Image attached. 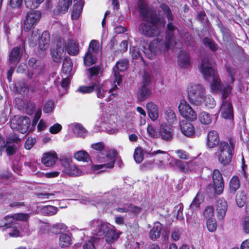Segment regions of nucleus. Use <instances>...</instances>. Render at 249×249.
I'll use <instances>...</instances> for the list:
<instances>
[{
    "label": "nucleus",
    "instance_id": "f257e3e1",
    "mask_svg": "<svg viewBox=\"0 0 249 249\" xmlns=\"http://www.w3.org/2000/svg\"><path fill=\"white\" fill-rule=\"evenodd\" d=\"M138 6L140 15L144 21L139 25V31L140 34L146 37L157 36L158 37L156 40L159 38L163 41V44H165L166 40L164 42L162 37H160V35L163 32L166 24L164 18L160 17L156 13L151 11L147 4L142 0L138 1ZM154 40L155 39L150 42L147 48H144L143 52L145 54V50L149 49V46Z\"/></svg>",
    "mask_w": 249,
    "mask_h": 249
},
{
    "label": "nucleus",
    "instance_id": "f03ea898",
    "mask_svg": "<svg viewBox=\"0 0 249 249\" xmlns=\"http://www.w3.org/2000/svg\"><path fill=\"white\" fill-rule=\"evenodd\" d=\"M160 7L168 20L166 31V42L165 44H163V41L158 38L150 44L149 46V49L145 50V55L150 59L155 58L156 53L158 52L165 51L166 50L170 48L180 49L182 46L181 42L176 41L174 37V33L177 27L172 22V21L174 19V16L170 7L164 3L161 4Z\"/></svg>",
    "mask_w": 249,
    "mask_h": 249
},
{
    "label": "nucleus",
    "instance_id": "7ed1b4c3",
    "mask_svg": "<svg viewBox=\"0 0 249 249\" xmlns=\"http://www.w3.org/2000/svg\"><path fill=\"white\" fill-rule=\"evenodd\" d=\"M233 150L234 145L231 142L229 143L226 142H221L215 152L219 162L223 166L230 164L232 158Z\"/></svg>",
    "mask_w": 249,
    "mask_h": 249
},
{
    "label": "nucleus",
    "instance_id": "20e7f679",
    "mask_svg": "<svg viewBox=\"0 0 249 249\" xmlns=\"http://www.w3.org/2000/svg\"><path fill=\"white\" fill-rule=\"evenodd\" d=\"M117 155V153L114 150L99 154L97 160L99 162L104 163L95 165L93 166V169L95 170H98L104 168L108 169L113 168Z\"/></svg>",
    "mask_w": 249,
    "mask_h": 249
},
{
    "label": "nucleus",
    "instance_id": "39448f33",
    "mask_svg": "<svg viewBox=\"0 0 249 249\" xmlns=\"http://www.w3.org/2000/svg\"><path fill=\"white\" fill-rule=\"evenodd\" d=\"M205 94V89L202 85L192 84L188 86V95L192 104L196 106L200 105Z\"/></svg>",
    "mask_w": 249,
    "mask_h": 249
},
{
    "label": "nucleus",
    "instance_id": "423d86ee",
    "mask_svg": "<svg viewBox=\"0 0 249 249\" xmlns=\"http://www.w3.org/2000/svg\"><path fill=\"white\" fill-rule=\"evenodd\" d=\"M99 43L92 40L89 43L88 50L84 57V63L87 66H90L97 62V54L99 53Z\"/></svg>",
    "mask_w": 249,
    "mask_h": 249
},
{
    "label": "nucleus",
    "instance_id": "0eeeda50",
    "mask_svg": "<svg viewBox=\"0 0 249 249\" xmlns=\"http://www.w3.org/2000/svg\"><path fill=\"white\" fill-rule=\"evenodd\" d=\"M30 124V120L28 117L15 116L10 122L11 128L22 134H25L28 131Z\"/></svg>",
    "mask_w": 249,
    "mask_h": 249
},
{
    "label": "nucleus",
    "instance_id": "6e6552de",
    "mask_svg": "<svg viewBox=\"0 0 249 249\" xmlns=\"http://www.w3.org/2000/svg\"><path fill=\"white\" fill-rule=\"evenodd\" d=\"M61 163L63 168V172L71 177L80 176L83 175L82 171L77 167L69 158H62Z\"/></svg>",
    "mask_w": 249,
    "mask_h": 249
},
{
    "label": "nucleus",
    "instance_id": "1a4fd4ad",
    "mask_svg": "<svg viewBox=\"0 0 249 249\" xmlns=\"http://www.w3.org/2000/svg\"><path fill=\"white\" fill-rule=\"evenodd\" d=\"M41 16V13L39 11L31 10L28 12L24 21L23 27L24 30L28 32L34 28L39 21Z\"/></svg>",
    "mask_w": 249,
    "mask_h": 249
},
{
    "label": "nucleus",
    "instance_id": "9d476101",
    "mask_svg": "<svg viewBox=\"0 0 249 249\" xmlns=\"http://www.w3.org/2000/svg\"><path fill=\"white\" fill-rule=\"evenodd\" d=\"M65 40L59 37L56 41V48L51 52V56L53 61L56 63L61 62L62 59L65 56L66 53L64 49Z\"/></svg>",
    "mask_w": 249,
    "mask_h": 249
},
{
    "label": "nucleus",
    "instance_id": "9b49d317",
    "mask_svg": "<svg viewBox=\"0 0 249 249\" xmlns=\"http://www.w3.org/2000/svg\"><path fill=\"white\" fill-rule=\"evenodd\" d=\"M178 110L183 117L191 121H194L196 119V113L184 100H182L180 102L178 106Z\"/></svg>",
    "mask_w": 249,
    "mask_h": 249
},
{
    "label": "nucleus",
    "instance_id": "f8f14e48",
    "mask_svg": "<svg viewBox=\"0 0 249 249\" xmlns=\"http://www.w3.org/2000/svg\"><path fill=\"white\" fill-rule=\"evenodd\" d=\"M128 66V60L126 59H124L117 62L115 66L113 68V76L114 77V82L119 85L122 80L121 75L119 71H125Z\"/></svg>",
    "mask_w": 249,
    "mask_h": 249
},
{
    "label": "nucleus",
    "instance_id": "ddd939ff",
    "mask_svg": "<svg viewBox=\"0 0 249 249\" xmlns=\"http://www.w3.org/2000/svg\"><path fill=\"white\" fill-rule=\"evenodd\" d=\"M212 178L214 192L218 195L221 194L224 190V183L222 176L218 170H214Z\"/></svg>",
    "mask_w": 249,
    "mask_h": 249
},
{
    "label": "nucleus",
    "instance_id": "4468645a",
    "mask_svg": "<svg viewBox=\"0 0 249 249\" xmlns=\"http://www.w3.org/2000/svg\"><path fill=\"white\" fill-rule=\"evenodd\" d=\"M201 71L206 79L217 73L213 68L212 60L207 57L204 58L202 61Z\"/></svg>",
    "mask_w": 249,
    "mask_h": 249
},
{
    "label": "nucleus",
    "instance_id": "2eb2a0df",
    "mask_svg": "<svg viewBox=\"0 0 249 249\" xmlns=\"http://www.w3.org/2000/svg\"><path fill=\"white\" fill-rule=\"evenodd\" d=\"M215 207L217 218L219 220L223 219L227 211V201L223 198H220L217 200Z\"/></svg>",
    "mask_w": 249,
    "mask_h": 249
},
{
    "label": "nucleus",
    "instance_id": "dca6fc26",
    "mask_svg": "<svg viewBox=\"0 0 249 249\" xmlns=\"http://www.w3.org/2000/svg\"><path fill=\"white\" fill-rule=\"evenodd\" d=\"M220 111L222 117L225 119H231L233 117L232 106L231 103L228 101H223Z\"/></svg>",
    "mask_w": 249,
    "mask_h": 249
},
{
    "label": "nucleus",
    "instance_id": "f3484780",
    "mask_svg": "<svg viewBox=\"0 0 249 249\" xmlns=\"http://www.w3.org/2000/svg\"><path fill=\"white\" fill-rule=\"evenodd\" d=\"M180 128L182 133L188 137L193 136L195 132L193 124L186 120L182 121L180 123Z\"/></svg>",
    "mask_w": 249,
    "mask_h": 249
},
{
    "label": "nucleus",
    "instance_id": "a211bd4d",
    "mask_svg": "<svg viewBox=\"0 0 249 249\" xmlns=\"http://www.w3.org/2000/svg\"><path fill=\"white\" fill-rule=\"evenodd\" d=\"M64 49L71 55H76L79 52L78 43L72 39H69L67 42L65 41Z\"/></svg>",
    "mask_w": 249,
    "mask_h": 249
},
{
    "label": "nucleus",
    "instance_id": "6ab92c4d",
    "mask_svg": "<svg viewBox=\"0 0 249 249\" xmlns=\"http://www.w3.org/2000/svg\"><path fill=\"white\" fill-rule=\"evenodd\" d=\"M219 137L218 133L214 130L210 131L207 136V144L209 148H213L219 144Z\"/></svg>",
    "mask_w": 249,
    "mask_h": 249
},
{
    "label": "nucleus",
    "instance_id": "aec40b11",
    "mask_svg": "<svg viewBox=\"0 0 249 249\" xmlns=\"http://www.w3.org/2000/svg\"><path fill=\"white\" fill-rule=\"evenodd\" d=\"M19 140V139L14 136L13 139L8 138L7 140L6 145V151L8 155H13L15 154L17 150V146L15 143H12L18 142Z\"/></svg>",
    "mask_w": 249,
    "mask_h": 249
},
{
    "label": "nucleus",
    "instance_id": "412c9836",
    "mask_svg": "<svg viewBox=\"0 0 249 249\" xmlns=\"http://www.w3.org/2000/svg\"><path fill=\"white\" fill-rule=\"evenodd\" d=\"M57 159L55 153L49 152L44 154L41 160L46 166L51 167L55 164Z\"/></svg>",
    "mask_w": 249,
    "mask_h": 249
},
{
    "label": "nucleus",
    "instance_id": "4be33fe9",
    "mask_svg": "<svg viewBox=\"0 0 249 249\" xmlns=\"http://www.w3.org/2000/svg\"><path fill=\"white\" fill-rule=\"evenodd\" d=\"M159 133L161 138L164 141H170L172 139V130L166 125H161Z\"/></svg>",
    "mask_w": 249,
    "mask_h": 249
},
{
    "label": "nucleus",
    "instance_id": "5701e85b",
    "mask_svg": "<svg viewBox=\"0 0 249 249\" xmlns=\"http://www.w3.org/2000/svg\"><path fill=\"white\" fill-rule=\"evenodd\" d=\"M210 77L212 78V80L210 83L211 90L214 92L220 91L222 89V84L217 73Z\"/></svg>",
    "mask_w": 249,
    "mask_h": 249
},
{
    "label": "nucleus",
    "instance_id": "b1692460",
    "mask_svg": "<svg viewBox=\"0 0 249 249\" xmlns=\"http://www.w3.org/2000/svg\"><path fill=\"white\" fill-rule=\"evenodd\" d=\"M162 228V225L160 222H155L152 229L149 231V238L152 240H156L160 238Z\"/></svg>",
    "mask_w": 249,
    "mask_h": 249
},
{
    "label": "nucleus",
    "instance_id": "393cba45",
    "mask_svg": "<svg viewBox=\"0 0 249 249\" xmlns=\"http://www.w3.org/2000/svg\"><path fill=\"white\" fill-rule=\"evenodd\" d=\"M146 108L150 118L153 121L156 120L159 117L158 108L157 105L152 102H149L146 104Z\"/></svg>",
    "mask_w": 249,
    "mask_h": 249
},
{
    "label": "nucleus",
    "instance_id": "a878e982",
    "mask_svg": "<svg viewBox=\"0 0 249 249\" xmlns=\"http://www.w3.org/2000/svg\"><path fill=\"white\" fill-rule=\"evenodd\" d=\"M151 90L148 87L141 86L138 91L137 97L139 101H143L150 96Z\"/></svg>",
    "mask_w": 249,
    "mask_h": 249
},
{
    "label": "nucleus",
    "instance_id": "bb28decb",
    "mask_svg": "<svg viewBox=\"0 0 249 249\" xmlns=\"http://www.w3.org/2000/svg\"><path fill=\"white\" fill-rule=\"evenodd\" d=\"M84 4L83 1L79 0L74 5L71 15L72 19L77 20L79 18L82 12Z\"/></svg>",
    "mask_w": 249,
    "mask_h": 249
},
{
    "label": "nucleus",
    "instance_id": "cd10ccee",
    "mask_svg": "<svg viewBox=\"0 0 249 249\" xmlns=\"http://www.w3.org/2000/svg\"><path fill=\"white\" fill-rule=\"evenodd\" d=\"M50 35L48 32H44L38 41L39 47L41 51H45L49 47Z\"/></svg>",
    "mask_w": 249,
    "mask_h": 249
},
{
    "label": "nucleus",
    "instance_id": "c85d7f7f",
    "mask_svg": "<svg viewBox=\"0 0 249 249\" xmlns=\"http://www.w3.org/2000/svg\"><path fill=\"white\" fill-rule=\"evenodd\" d=\"M72 4V0H59L57 11L60 14L66 13Z\"/></svg>",
    "mask_w": 249,
    "mask_h": 249
},
{
    "label": "nucleus",
    "instance_id": "c756f323",
    "mask_svg": "<svg viewBox=\"0 0 249 249\" xmlns=\"http://www.w3.org/2000/svg\"><path fill=\"white\" fill-rule=\"evenodd\" d=\"M164 117L167 122L170 124H173L177 121L175 112L173 109L170 107H167L165 109Z\"/></svg>",
    "mask_w": 249,
    "mask_h": 249
},
{
    "label": "nucleus",
    "instance_id": "7c9ffc66",
    "mask_svg": "<svg viewBox=\"0 0 249 249\" xmlns=\"http://www.w3.org/2000/svg\"><path fill=\"white\" fill-rule=\"evenodd\" d=\"M92 223L94 225L98 226L94 231L95 234L101 236L107 233L109 228L106 224L101 223L99 224L96 221H93Z\"/></svg>",
    "mask_w": 249,
    "mask_h": 249
},
{
    "label": "nucleus",
    "instance_id": "2f4dec72",
    "mask_svg": "<svg viewBox=\"0 0 249 249\" xmlns=\"http://www.w3.org/2000/svg\"><path fill=\"white\" fill-rule=\"evenodd\" d=\"M72 66L73 65L71 59L70 58L65 57L62 65V72L67 75H69L71 71Z\"/></svg>",
    "mask_w": 249,
    "mask_h": 249
},
{
    "label": "nucleus",
    "instance_id": "473e14b6",
    "mask_svg": "<svg viewBox=\"0 0 249 249\" xmlns=\"http://www.w3.org/2000/svg\"><path fill=\"white\" fill-rule=\"evenodd\" d=\"M72 131L79 137H85L87 133V130L79 124H74L73 125Z\"/></svg>",
    "mask_w": 249,
    "mask_h": 249
},
{
    "label": "nucleus",
    "instance_id": "72a5a7b5",
    "mask_svg": "<svg viewBox=\"0 0 249 249\" xmlns=\"http://www.w3.org/2000/svg\"><path fill=\"white\" fill-rule=\"evenodd\" d=\"M240 186V181L239 178L234 176L231 178L230 182V191L231 193H235Z\"/></svg>",
    "mask_w": 249,
    "mask_h": 249
},
{
    "label": "nucleus",
    "instance_id": "f704fd0d",
    "mask_svg": "<svg viewBox=\"0 0 249 249\" xmlns=\"http://www.w3.org/2000/svg\"><path fill=\"white\" fill-rule=\"evenodd\" d=\"M226 70L228 74V77L230 78L227 79V83L229 84H233L235 81L234 77L237 72L236 69L230 66H227Z\"/></svg>",
    "mask_w": 249,
    "mask_h": 249
},
{
    "label": "nucleus",
    "instance_id": "c9c22d12",
    "mask_svg": "<svg viewBox=\"0 0 249 249\" xmlns=\"http://www.w3.org/2000/svg\"><path fill=\"white\" fill-rule=\"evenodd\" d=\"M75 159L79 161L88 162L90 160L88 153L84 150L77 151L74 155Z\"/></svg>",
    "mask_w": 249,
    "mask_h": 249
},
{
    "label": "nucleus",
    "instance_id": "e433bc0d",
    "mask_svg": "<svg viewBox=\"0 0 249 249\" xmlns=\"http://www.w3.org/2000/svg\"><path fill=\"white\" fill-rule=\"evenodd\" d=\"M20 47H15L13 48L9 54V61L11 63H16L19 60Z\"/></svg>",
    "mask_w": 249,
    "mask_h": 249
},
{
    "label": "nucleus",
    "instance_id": "4c0bfd02",
    "mask_svg": "<svg viewBox=\"0 0 249 249\" xmlns=\"http://www.w3.org/2000/svg\"><path fill=\"white\" fill-rule=\"evenodd\" d=\"M200 122L204 124H209L212 122V117L206 112H202L198 115Z\"/></svg>",
    "mask_w": 249,
    "mask_h": 249
},
{
    "label": "nucleus",
    "instance_id": "58836bf2",
    "mask_svg": "<svg viewBox=\"0 0 249 249\" xmlns=\"http://www.w3.org/2000/svg\"><path fill=\"white\" fill-rule=\"evenodd\" d=\"M202 101L204 105L209 108H213L216 105L214 98L210 95L204 96Z\"/></svg>",
    "mask_w": 249,
    "mask_h": 249
},
{
    "label": "nucleus",
    "instance_id": "ea45409f",
    "mask_svg": "<svg viewBox=\"0 0 249 249\" xmlns=\"http://www.w3.org/2000/svg\"><path fill=\"white\" fill-rule=\"evenodd\" d=\"M71 244V237L67 234H62L59 237V245L64 248L69 246Z\"/></svg>",
    "mask_w": 249,
    "mask_h": 249
},
{
    "label": "nucleus",
    "instance_id": "a19ab883",
    "mask_svg": "<svg viewBox=\"0 0 249 249\" xmlns=\"http://www.w3.org/2000/svg\"><path fill=\"white\" fill-rule=\"evenodd\" d=\"M236 203L239 207L244 206L247 201V197L244 192H239L236 198Z\"/></svg>",
    "mask_w": 249,
    "mask_h": 249
},
{
    "label": "nucleus",
    "instance_id": "79ce46f5",
    "mask_svg": "<svg viewBox=\"0 0 249 249\" xmlns=\"http://www.w3.org/2000/svg\"><path fill=\"white\" fill-rule=\"evenodd\" d=\"M95 92L98 98H103L105 97V93L107 90L103 88L102 85L99 84L97 82L94 83Z\"/></svg>",
    "mask_w": 249,
    "mask_h": 249
},
{
    "label": "nucleus",
    "instance_id": "37998d69",
    "mask_svg": "<svg viewBox=\"0 0 249 249\" xmlns=\"http://www.w3.org/2000/svg\"><path fill=\"white\" fill-rule=\"evenodd\" d=\"M89 72V77H100L102 75V71L99 66L93 67L88 69Z\"/></svg>",
    "mask_w": 249,
    "mask_h": 249
},
{
    "label": "nucleus",
    "instance_id": "c03bdc74",
    "mask_svg": "<svg viewBox=\"0 0 249 249\" xmlns=\"http://www.w3.org/2000/svg\"><path fill=\"white\" fill-rule=\"evenodd\" d=\"M106 242L108 243H111L114 241L116 240L119 235L112 230L108 229L106 234Z\"/></svg>",
    "mask_w": 249,
    "mask_h": 249
},
{
    "label": "nucleus",
    "instance_id": "a18cd8bd",
    "mask_svg": "<svg viewBox=\"0 0 249 249\" xmlns=\"http://www.w3.org/2000/svg\"><path fill=\"white\" fill-rule=\"evenodd\" d=\"M30 214L27 213H18L14 214L10 216L13 219L21 221L23 222H26L28 220Z\"/></svg>",
    "mask_w": 249,
    "mask_h": 249
},
{
    "label": "nucleus",
    "instance_id": "49530a36",
    "mask_svg": "<svg viewBox=\"0 0 249 249\" xmlns=\"http://www.w3.org/2000/svg\"><path fill=\"white\" fill-rule=\"evenodd\" d=\"M44 0H25L27 7L32 9L37 8Z\"/></svg>",
    "mask_w": 249,
    "mask_h": 249
},
{
    "label": "nucleus",
    "instance_id": "de8ad7c7",
    "mask_svg": "<svg viewBox=\"0 0 249 249\" xmlns=\"http://www.w3.org/2000/svg\"><path fill=\"white\" fill-rule=\"evenodd\" d=\"M57 211V209L53 206H46L41 209V212L45 215H52L55 214Z\"/></svg>",
    "mask_w": 249,
    "mask_h": 249
},
{
    "label": "nucleus",
    "instance_id": "09e8293b",
    "mask_svg": "<svg viewBox=\"0 0 249 249\" xmlns=\"http://www.w3.org/2000/svg\"><path fill=\"white\" fill-rule=\"evenodd\" d=\"M134 158L137 163L141 162L143 159V154L141 148H137L134 153Z\"/></svg>",
    "mask_w": 249,
    "mask_h": 249
},
{
    "label": "nucleus",
    "instance_id": "8fccbe9b",
    "mask_svg": "<svg viewBox=\"0 0 249 249\" xmlns=\"http://www.w3.org/2000/svg\"><path fill=\"white\" fill-rule=\"evenodd\" d=\"M206 224L207 229L209 231L213 232L216 231L217 224L215 219L211 218L208 219Z\"/></svg>",
    "mask_w": 249,
    "mask_h": 249
},
{
    "label": "nucleus",
    "instance_id": "3c124183",
    "mask_svg": "<svg viewBox=\"0 0 249 249\" xmlns=\"http://www.w3.org/2000/svg\"><path fill=\"white\" fill-rule=\"evenodd\" d=\"M182 234V229L181 228H175L171 232V237L175 241L178 240Z\"/></svg>",
    "mask_w": 249,
    "mask_h": 249
},
{
    "label": "nucleus",
    "instance_id": "603ef678",
    "mask_svg": "<svg viewBox=\"0 0 249 249\" xmlns=\"http://www.w3.org/2000/svg\"><path fill=\"white\" fill-rule=\"evenodd\" d=\"M95 89L94 83H93L92 85L89 86H81L77 90V91H79L82 93H89L92 92Z\"/></svg>",
    "mask_w": 249,
    "mask_h": 249
},
{
    "label": "nucleus",
    "instance_id": "864d4df0",
    "mask_svg": "<svg viewBox=\"0 0 249 249\" xmlns=\"http://www.w3.org/2000/svg\"><path fill=\"white\" fill-rule=\"evenodd\" d=\"M179 65L182 68H187L190 65V60L188 56H180L178 60Z\"/></svg>",
    "mask_w": 249,
    "mask_h": 249
},
{
    "label": "nucleus",
    "instance_id": "5fc2aeb1",
    "mask_svg": "<svg viewBox=\"0 0 249 249\" xmlns=\"http://www.w3.org/2000/svg\"><path fill=\"white\" fill-rule=\"evenodd\" d=\"M40 34L38 33V32L33 31L29 38L30 45L34 46L36 45L37 42L39 41V39H40Z\"/></svg>",
    "mask_w": 249,
    "mask_h": 249
},
{
    "label": "nucleus",
    "instance_id": "6e6d98bb",
    "mask_svg": "<svg viewBox=\"0 0 249 249\" xmlns=\"http://www.w3.org/2000/svg\"><path fill=\"white\" fill-rule=\"evenodd\" d=\"M201 203V199L199 198V196L197 194L190 205V209L194 211L199 207Z\"/></svg>",
    "mask_w": 249,
    "mask_h": 249
},
{
    "label": "nucleus",
    "instance_id": "4d7b16f0",
    "mask_svg": "<svg viewBox=\"0 0 249 249\" xmlns=\"http://www.w3.org/2000/svg\"><path fill=\"white\" fill-rule=\"evenodd\" d=\"M182 211L183 206L181 204H179L175 207L174 211V215L177 219L181 220L183 218Z\"/></svg>",
    "mask_w": 249,
    "mask_h": 249
},
{
    "label": "nucleus",
    "instance_id": "13d9d810",
    "mask_svg": "<svg viewBox=\"0 0 249 249\" xmlns=\"http://www.w3.org/2000/svg\"><path fill=\"white\" fill-rule=\"evenodd\" d=\"M158 154H161V156H160L158 158L159 161H160V160H162L163 161L164 159L168 160L169 158V155L167 152L162 151H161L160 150L154 151V152L151 153L150 154V155L151 156H153Z\"/></svg>",
    "mask_w": 249,
    "mask_h": 249
},
{
    "label": "nucleus",
    "instance_id": "bf43d9fd",
    "mask_svg": "<svg viewBox=\"0 0 249 249\" xmlns=\"http://www.w3.org/2000/svg\"><path fill=\"white\" fill-rule=\"evenodd\" d=\"M213 208L212 206H207L203 212V216L206 218L211 219L213 215Z\"/></svg>",
    "mask_w": 249,
    "mask_h": 249
},
{
    "label": "nucleus",
    "instance_id": "052dcab7",
    "mask_svg": "<svg viewBox=\"0 0 249 249\" xmlns=\"http://www.w3.org/2000/svg\"><path fill=\"white\" fill-rule=\"evenodd\" d=\"M54 108V103L52 101H48L44 105L43 111L46 113H50Z\"/></svg>",
    "mask_w": 249,
    "mask_h": 249
},
{
    "label": "nucleus",
    "instance_id": "680f3d73",
    "mask_svg": "<svg viewBox=\"0 0 249 249\" xmlns=\"http://www.w3.org/2000/svg\"><path fill=\"white\" fill-rule=\"evenodd\" d=\"M66 226L63 223H57L53 226V231L56 233H60L62 231H65Z\"/></svg>",
    "mask_w": 249,
    "mask_h": 249
},
{
    "label": "nucleus",
    "instance_id": "e2e57ef3",
    "mask_svg": "<svg viewBox=\"0 0 249 249\" xmlns=\"http://www.w3.org/2000/svg\"><path fill=\"white\" fill-rule=\"evenodd\" d=\"M227 83L228 84H227L226 86L224 87L222 91V98L224 99H226L228 97V96L231 93L232 89L231 86L230 85L231 84L228 83Z\"/></svg>",
    "mask_w": 249,
    "mask_h": 249
},
{
    "label": "nucleus",
    "instance_id": "0e129e2a",
    "mask_svg": "<svg viewBox=\"0 0 249 249\" xmlns=\"http://www.w3.org/2000/svg\"><path fill=\"white\" fill-rule=\"evenodd\" d=\"M130 54L133 58H137L141 57V53L139 49L135 47L130 48Z\"/></svg>",
    "mask_w": 249,
    "mask_h": 249
},
{
    "label": "nucleus",
    "instance_id": "69168bd1",
    "mask_svg": "<svg viewBox=\"0 0 249 249\" xmlns=\"http://www.w3.org/2000/svg\"><path fill=\"white\" fill-rule=\"evenodd\" d=\"M91 147L96 150L99 151L100 152L99 154L105 152L104 150L105 148V145L102 142L92 144L91 145Z\"/></svg>",
    "mask_w": 249,
    "mask_h": 249
},
{
    "label": "nucleus",
    "instance_id": "338daca9",
    "mask_svg": "<svg viewBox=\"0 0 249 249\" xmlns=\"http://www.w3.org/2000/svg\"><path fill=\"white\" fill-rule=\"evenodd\" d=\"M62 129V126L59 124L56 123L51 126L49 131L52 134L58 133Z\"/></svg>",
    "mask_w": 249,
    "mask_h": 249
},
{
    "label": "nucleus",
    "instance_id": "774afa93",
    "mask_svg": "<svg viewBox=\"0 0 249 249\" xmlns=\"http://www.w3.org/2000/svg\"><path fill=\"white\" fill-rule=\"evenodd\" d=\"M35 138H28L25 142L24 147L27 150H30L36 143Z\"/></svg>",
    "mask_w": 249,
    "mask_h": 249
}]
</instances>
